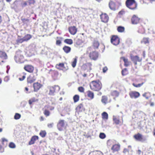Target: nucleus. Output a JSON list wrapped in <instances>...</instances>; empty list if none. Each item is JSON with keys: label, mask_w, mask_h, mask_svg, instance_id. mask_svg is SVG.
Returning a JSON list of instances; mask_svg holds the SVG:
<instances>
[{"label": "nucleus", "mask_w": 155, "mask_h": 155, "mask_svg": "<svg viewBox=\"0 0 155 155\" xmlns=\"http://www.w3.org/2000/svg\"><path fill=\"white\" fill-rule=\"evenodd\" d=\"M78 90L79 91L81 92H83L84 91V89L82 87H80L78 88Z\"/></svg>", "instance_id": "nucleus-49"}, {"label": "nucleus", "mask_w": 155, "mask_h": 155, "mask_svg": "<svg viewBox=\"0 0 155 155\" xmlns=\"http://www.w3.org/2000/svg\"><path fill=\"white\" fill-rule=\"evenodd\" d=\"M61 43V41L60 40H58L56 41V44L57 45H59Z\"/></svg>", "instance_id": "nucleus-56"}, {"label": "nucleus", "mask_w": 155, "mask_h": 155, "mask_svg": "<svg viewBox=\"0 0 155 155\" xmlns=\"http://www.w3.org/2000/svg\"><path fill=\"white\" fill-rule=\"evenodd\" d=\"M0 58L3 59H6L7 56L6 53L2 51H0Z\"/></svg>", "instance_id": "nucleus-23"}, {"label": "nucleus", "mask_w": 155, "mask_h": 155, "mask_svg": "<svg viewBox=\"0 0 155 155\" xmlns=\"http://www.w3.org/2000/svg\"><path fill=\"white\" fill-rule=\"evenodd\" d=\"M89 57L92 60H96L98 57V54L96 52L93 51L90 53Z\"/></svg>", "instance_id": "nucleus-10"}, {"label": "nucleus", "mask_w": 155, "mask_h": 155, "mask_svg": "<svg viewBox=\"0 0 155 155\" xmlns=\"http://www.w3.org/2000/svg\"><path fill=\"white\" fill-rule=\"evenodd\" d=\"M107 98L106 96H103L102 97L101 101L102 102L105 104L107 103Z\"/></svg>", "instance_id": "nucleus-25"}, {"label": "nucleus", "mask_w": 155, "mask_h": 155, "mask_svg": "<svg viewBox=\"0 0 155 155\" xmlns=\"http://www.w3.org/2000/svg\"><path fill=\"white\" fill-rule=\"evenodd\" d=\"M38 137L37 136H33L31 139L30 141H29V145H31L34 144L35 142V141L38 140Z\"/></svg>", "instance_id": "nucleus-18"}, {"label": "nucleus", "mask_w": 155, "mask_h": 155, "mask_svg": "<svg viewBox=\"0 0 155 155\" xmlns=\"http://www.w3.org/2000/svg\"><path fill=\"white\" fill-rule=\"evenodd\" d=\"M8 146L10 148L12 149H14L16 147V146L15 143L13 142H10L9 143Z\"/></svg>", "instance_id": "nucleus-33"}, {"label": "nucleus", "mask_w": 155, "mask_h": 155, "mask_svg": "<svg viewBox=\"0 0 155 155\" xmlns=\"http://www.w3.org/2000/svg\"><path fill=\"white\" fill-rule=\"evenodd\" d=\"M131 59L135 64H137V62H140L142 60V58H140L137 56H131Z\"/></svg>", "instance_id": "nucleus-13"}, {"label": "nucleus", "mask_w": 155, "mask_h": 155, "mask_svg": "<svg viewBox=\"0 0 155 155\" xmlns=\"http://www.w3.org/2000/svg\"><path fill=\"white\" fill-rule=\"evenodd\" d=\"M25 41L24 39L23 38H21V37L18 36L16 40V42L18 44L21 43Z\"/></svg>", "instance_id": "nucleus-26"}, {"label": "nucleus", "mask_w": 155, "mask_h": 155, "mask_svg": "<svg viewBox=\"0 0 155 155\" xmlns=\"http://www.w3.org/2000/svg\"><path fill=\"white\" fill-rule=\"evenodd\" d=\"M143 96L146 98L147 99H148L151 96L150 93L149 92H146L143 94Z\"/></svg>", "instance_id": "nucleus-30"}, {"label": "nucleus", "mask_w": 155, "mask_h": 155, "mask_svg": "<svg viewBox=\"0 0 155 155\" xmlns=\"http://www.w3.org/2000/svg\"><path fill=\"white\" fill-rule=\"evenodd\" d=\"M69 31L71 34L72 35H74L77 32V30L74 26L71 27L69 29Z\"/></svg>", "instance_id": "nucleus-19"}, {"label": "nucleus", "mask_w": 155, "mask_h": 155, "mask_svg": "<svg viewBox=\"0 0 155 155\" xmlns=\"http://www.w3.org/2000/svg\"><path fill=\"white\" fill-rule=\"evenodd\" d=\"M32 37L31 36L30 34H27L23 38L25 41H26L30 40Z\"/></svg>", "instance_id": "nucleus-24"}, {"label": "nucleus", "mask_w": 155, "mask_h": 155, "mask_svg": "<svg viewBox=\"0 0 155 155\" xmlns=\"http://www.w3.org/2000/svg\"><path fill=\"white\" fill-rule=\"evenodd\" d=\"M74 102H76L78 101L79 99V96L78 95H75L73 97Z\"/></svg>", "instance_id": "nucleus-37"}, {"label": "nucleus", "mask_w": 155, "mask_h": 155, "mask_svg": "<svg viewBox=\"0 0 155 155\" xmlns=\"http://www.w3.org/2000/svg\"><path fill=\"white\" fill-rule=\"evenodd\" d=\"M77 61V60L76 58H75L74 59V61L72 63V66L73 68H74L76 65Z\"/></svg>", "instance_id": "nucleus-44"}, {"label": "nucleus", "mask_w": 155, "mask_h": 155, "mask_svg": "<svg viewBox=\"0 0 155 155\" xmlns=\"http://www.w3.org/2000/svg\"><path fill=\"white\" fill-rule=\"evenodd\" d=\"M87 93L88 97L90 98L91 99H92L94 98V95L93 92L90 91H88L87 92Z\"/></svg>", "instance_id": "nucleus-22"}, {"label": "nucleus", "mask_w": 155, "mask_h": 155, "mask_svg": "<svg viewBox=\"0 0 155 155\" xmlns=\"http://www.w3.org/2000/svg\"><path fill=\"white\" fill-rule=\"evenodd\" d=\"M56 67L58 69L64 71H66L68 69L67 66H65L63 63H60L56 65Z\"/></svg>", "instance_id": "nucleus-5"}, {"label": "nucleus", "mask_w": 155, "mask_h": 155, "mask_svg": "<svg viewBox=\"0 0 155 155\" xmlns=\"http://www.w3.org/2000/svg\"><path fill=\"white\" fill-rule=\"evenodd\" d=\"M92 64L90 63H87L83 65L82 67L83 68L90 71L91 70Z\"/></svg>", "instance_id": "nucleus-17"}, {"label": "nucleus", "mask_w": 155, "mask_h": 155, "mask_svg": "<svg viewBox=\"0 0 155 155\" xmlns=\"http://www.w3.org/2000/svg\"><path fill=\"white\" fill-rule=\"evenodd\" d=\"M2 140L3 142L8 141V140L5 138H2Z\"/></svg>", "instance_id": "nucleus-59"}, {"label": "nucleus", "mask_w": 155, "mask_h": 155, "mask_svg": "<svg viewBox=\"0 0 155 155\" xmlns=\"http://www.w3.org/2000/svg\"><path fill=\"white\" fill-rule=\"evenodd\" d=\"M59 90L60 87L58 86L51 87L49 88V94L51 95H53L56 91H59Z\"/></svg>", "instance_id": "nucleus-7"}, {"label": "nucleus", "mask_w": 155, "mask_h": 155, "mask_svg": "<svg viewBox=\"0 0 155 155\" xmlns=\"http://www.w3.org/2000/svg\"><path fill=\"white\" fill-rule=\"evenodd\" d=\"M15 60L16 62L19 63H21L24 62L23 56L20 54L18 53L15 57Z\"/></svg>", "instance_id": "nucleus-4"}, {"label": "nucleus", "mask_w": 155, "mask_h": 155, "mask_svg": "<svg viewBox=\"0 0 155 155\" xmlns=\"http://www.w3.org/2000/svg\"><path fill=\"white\" fill-rule=\"evenodd\" d=\"M99 45V43L98 41H95L94 43V46L95 48H97Z\"/></svg>", "instance_id": "nucleus-48"}, {"label": "nucleus", "mask_w": 155, "mask_h": 155, "mask_svg": "<svg viewBox=\"0 0 155 155\" xmlns=\"http://www.w3.org/2000/svg\"><path fill=\"white\" fill-rule=\"evenodd\" d=\"M28 2L30 5H31L34 4L35 3V0H28Z\"/></svg>", "instance_id": "nucleus-45"}, {"label": "nucleus", "mask_w": 155, "mask_h": 155, "mask_svg": "<svg viewBox=\"0 0 155 155\" xmlns=\"http://www.w3.org/2000/svg\"><path fill=\"white\" fill-rule=\"evenodd\" d=\"M153 135L155 136V128L153 130Z\"/></svg>", "instance_id": "nucleus-64"}, {"label": "nucleus", "mask_w": 155, "mask_h": 155, "mask_svg": "<svg viewBox=\"0 0 155 155\" xmlns=\"http://www.w3.org/2000/svg\"><path fill=\"white\" fill-rule=\"evenodd\" d=\"M36 78L33 75H30L27 79V82L28 83H31L35 81Z\"/></svg>", "instance_id": "nucleus-16"}, {"label": "nucleus", "mask_w": 155, "mask_h": 155, "mask_svg": "<svg viewBox=\"0 0 155 155\" xmlns=\"http://www.w3.org/2000/svg\"><path fill=\"white\" fill-rule=\"evenodd\" d=\"M102 87L101 83L99 81H93L90 84L91 89L94 91H98L100 90Z\"/></svg>", "instance_id": "nucleus-1"}, {"label": "nucleus", "mask_w": 155, "mask_h": 155, "mask_svg": "<svg viewBox=\"0 0 155 155\" xmlns=\"http://www.w3.org/2000/svg\"><path fill=\"white\" fill-rule=\"evenodd\" d=\"M113 120L115 123L117 124H119L120 123V121L116 117L113 116Z\"/></svg>", "instance_id": "nucleus-32"}, {"label": "nucleus", "mask_w": 155, "mask_h": 155, "mask_svg": "<svg viewBox=\"0 0 155 155\" xmlns=\"http://www.w3.org/2000/svg\"><path fill=\"white\" fill-rule=\"evenodd\" d=\"M63 49L66 53H67L70 51L71 48L69 47L65 46L63 48Z\"/></svg>", "instance_id": "nucleus-29"}, {"label": "nucleus", "mask_w": 155, "mask_h": 155, "mask_svg": "<svg viewBox=\"0 0 155 155\" xmlns=\"http://www.w3.org/2000/svg\"><path fill=\"white\" fill-rule=\"evenodd\" d=\"M45 107L46 108H48L50 110H52L54 109V106H52L50 105H48L46 106Z\"/></svg>", "instance_id": "nucleus-43"}, {"label": "nucleus", "mask_w": 155, "mask_h": 155, "mask_svg": "<svg viewBox=\"0 0 155 155\" xmlns=\"http://www.w3.org/2000/svg\"><path fill=\"white\" fill-rule=\"evenodd\" d=\"M129 94L131 98H137L140 96L139 93L135 91H130L129 93Z\"/></svg>", "instance_id": "nucleus-8"}, {"label": "nucleus", "mask_w": 155, "mask_h": 155, "mask_svg": "<svg viewBox=\"0 0 155 155\" xmlns=\"http://www.w3.org/2000/svg\"><path fill=\"white\" fill-rule=\"evenodd\" d=\"M21 117V115L18 113L15 114L14 116V118L15 119L17 120L19 119Z\"/></svg>", "instance_id": "nucleus-42"}, {"label": "nucleus", "mask_w": 155, "mask_h": 155, "mask_svg": "<svg viewBox=\"0 0 155 155\" xmlns=\"http://www.w3.org/2000/svg\"><path fill=\"white\" fill-rule=\"evenodd\" d=\"M141 153V151L140 150H139L138 151V153L139 154H140Z\"/></svg>", "instance_id": "nucleus-61"}, {"label": "nucleus", "mask_w": 155, "mask_h": 155, "mask_svg": "<svg viewBox=\"0 0 155 155\" xmlns=\"http://www.w3.org/2000/svg\"><path fill=\"white\" fill-rule=\"evenodd\" d=\"M111 42L113 45H117L120 43V39L117 36H113L111 38Z\"/></svg>", "instance_id": "nucleus-6"}, {"label": "nucleus", "mask_w": 155, "mask_h": 155, "mask_svg": "<svg viewBox=\"0 0 155 155\" xmlns=\"http://www.w3.org/2000/svg\"><path fill=\"white\" fill-rule=\"evenodd\" d=\"M39 134L42 137H45L46 134V132L45 130H41L40 131Z\"/></svg>", "instance_id": "nucleus-35"}, {"label": "nucleus", "mask_w": 155, "mask_h": 155, "mask_svg": "<svg viewBox=\"0 0 155 155\" xmlns=\"http://www.w3.org/2000/svg\"><path fill=\"white\" fill-rule=\"evenodd\" d=\"M42 85L40 83L36 82L33 84L34 91L35 92L37 91L42 86Z\"/></svg>", "instance_id": "nucleus-11"}, {"label": "nucleus", "mask_w": 155, "mask_h": 155, "mask_svg": "<svg viewBox=\"0 0 155 155\" xmlns=\"http://www.w3.org/2000/svg\"><path fill=\"white\" fill-rule=\"evenodd\" d=\"M101 18L102 21L104 22H107L109 19V17L106 13L102 14L101 15Z\"/></svg>", "instance_id": "nucleus-12"}, {"label": "nucleus", "mask_w": 155, "mask_h": 155, "mask_svg": "<svg viewBox=\"0 0 155 155\" xmlns=\"http://www.w3.org/2000/svg\"><path fill=\"white\" fill-rule=\"evenodd\" d=\"M122 74L123 75H125L127 74V71L126 68H125L122 71Z\"/></svg>", "instance_id": "nucleus-46"}, {"label": "nucleus", "mask_w": 155, "mask_h": 155, "mask_svg": "<svg viewBox=\"0 0 155 155\" xmlns=\"http://www.w3.org/2000/svg\"><path fill=\"white\" fill-rule=\"evenodd\" d=\"M82 43V41L79 39H77L76 41V44L78 45H81Z\"/></svg>", "instance_id": "nucleus-40"}, {"label": "nucleus", "mask_w": 155, "mask_h": 155, "mask_svg": "<svg viewBox=\"0 0 155 155\" xmlns=\"http://www.w3.org/2000/svg\"><path fill=\"white\" fill-rule=\"evenodd\" d=\"M99 137L101 139H104L106 137L105 134L103 133H101L99 134Z\"/></svg>", "instance_id": "nucleus-41"}, {"label": "nucleus", "mask_w": 155, "mask_h": 155, "mask_svg": "<svg viewBox=\"0 0 155 155\" xmlns=\"http://www.w3.org/2000/svg\"><path fill=\"white\" fill-rule=\"evenodd\" d=\"M129 152V150L127 149H124L123 151V152L124 153H126L127 152Z\"/></svg>", "instance_id": "nucleus-57"}, {"label": "nucleus", "mask_w": 155, "mask_h": 155, "mask_svg": "<svg viewBox=\"0 0 155 155\" xmlns=\"http://www.w3.org/2000/svg\"><path fill=\"white\" fill-rule=\"evenodd\" d=\"M107 70V68L106 67H104L103 69V73L106 72Z\"/></svg>", "instance_id": "nucleus-52"}, {"label": "nucleus", "mask_w": 155, "mask_h": 155, "mask_svg": "<svg viewBox=\"0 0 155 155\" xmlns=\"http://www.w3.org/2000/svg\"><path fill=\"white\" fill-rule=\"evenodd\" d=\"M102 117L103 119L107 120L108 118V115L106 112H104L102 114Z\"/></svg>", "instance_id": "nucleus-31"}, {"label": "nucleus", "mask_w": 155, "mask_h": 155, "mask_svg": "<svg viewBox=\"0 0 155 155\" xmlns=\"http://www.w3.org/2000/svg\"><path fill=\"white\" fill-rule=\"evenodd\" d=\"M3 150L2 148V147L1 145H0V152H2Z\"/></svg>", "instance_id": "nucleus-58"}, {"label": "nucleus", "mask_w": 155, "mask_h": 155, "mask_svg": "<svg viewBox=\"0 0 155 155\" xmlns=\"http://www.w3.org/2000/svg\"><path fill=\"white\" fill-rule=\"evenodd\" d=\"M121 59L123 60L124 62V65L126 66H127L130 64V62L128 61L127 59L125 58L124 57H122Z\"/></svg>", "instance_id": "nucleus-27"}, {"label": "nucleus", "mask_w": 155, "mask_h": 155, "mask_svg": "<svg viewBox=\"0 0 155 155\" xmlns=\"http://www.w3.org/2000/svg\"><path fill=\"white\" fill-rule=\"evenodd\" d=\"M24 69L26 71L31 73L33 71L34 68L31 65H27L25 66Z\"/></svg>", "instance_id": "nucleus-14"}, {"label": "nucleus", "mask_w": 155, "mask_h": 155, "mask_svg": "<svg viewBox=\"0 0 155 155\" xmlns=\"http://www.w3.org/2000/svg\"><path fill=\"white\" fill-rule=\"evenodd\" d=\"M140 19L139 18L134 15L131 18L132 23L134 24H137L139 22Z\"/></svg>", "instance_id": "nucleus-15"}, {"label": "nucleus", "mask_w": 155, "mask_h": 155, "mask_svg": "<svg viewBox=\"0 0 155 155\" xmlns=\"http://www.w3.org/2000/svg\"><path fill=\"white\" fill-rule=\"evenodd\" d=\"M28 88L27 87H25V93L27 94L29 93V92H28Z\"/></svg>", "instance_id": "nucleus-54"}, {"label": "nucleus", "mask_w": 155, "mask_h": 155, "mask_svg": "<svg viewBox=\"0 0 155 155\" xmlns=\"http://www.w3.org/2000/svg\"><path fill=\"white\" fill-rule=\"evenodd\" d=\"M134 138L137 141L143 142L145 140V139H144L142 135L139 133L135 135L134 136Z\"/></svg>", "instance_id": "nucleus-9"}, {"label": "nucleus", "mask_w": 155, "mask_h": 155, "mask_svg": "<svg viewBox=\"0 0 155 155\" xmlns=\"http://www.w3.org/2000/svg\"><path fill=\"white\" fill-rule=\"evenodd\" d=\"M126 4L128 8L132 10L136 8L137 6V4L134 0H127Z\"/></svg>", "instance_id": "nucleus-2"}, {"label": "nucleus", "mask_w": 155, "mask_h": 155, "mask_svg": "<svg viewBox=\"0 0 155 155\" xmlns=\"http://www.w3.org/2000/svg\"><path fill=\"white\" fill-rule=\"evenodd\" d=\"M44 114L47 116H48L50 115V112L48 110H45L44 112Z\"/></svg>", "instance_id": "nucleus-50"}, {"label": "nucleus", "mask_w": 155, "mask_h": 155, "mask_svg": "<svg viewBox=\"0 0 155 155\" xmlns=\"http://www.w3.org/2000/svg\"><path fill=\"white\" fill-rule=\"evenodd\" d=\"M109 5L110 8L112 10H115V4L113 2L110 1L109 4Z\"/></svg>", "instance_id": "nucleus-21"}, {"label": "nucleus", "mask_w": 155, "mask_h": 155, "mask_svg": "<svg viewBox=\"0 0 155 155\" xmlns=\"http://www.w3.org/2000/svg\"><path fill=\"white\" fill-rule=\"evenodd\" d=\"M27 5V2H25L22 4V7H25Z\"/></svg>", "instance_id": "nucleus-55"}, {"label": "nucleus", "mask_w": 155, "mask_h": 155, "mask_svg": "<svg viewBox=\"0 0 155 155\" xmlns=\"http://www.w3.org/2000/svg\"><path fill=\"white\" fill-rule=\"evenodd\" d=\"M112 95L114 96L117 97L119 95V93L117 91H114L112 92Z\"/></svg>", "instance_id": "nucleus-39"}, {"label": "nucleus", "mask_w": 155, "mask_h": 155, "mask_svg": "<svg viewBox=\"0 0 155 155\" xmlns=\"http://www.w3.org/2000/svg\"><path fill=\"white\" fill-rule=\"evenodd\" d=\"M25 74L24 75L22 78H19V80L20 81H22L25 78Z\"/></svg>", "instance_id": "nucleus-53"}, {"label": "nucleus", "mask_w": 155, "mask_h": 155, "mask_svg": "<svg viewBox=\"0 0 155 155\" xmlns=\"http://www.w3.org/2000/svg\"><path fill=\"white\" fill-rule=\"evenodd\" d=\"M64 42L67 44L71 45L73 43V41L71 39H66L64 40Z\"/></svg>", "instance_id": "nucleus-34"}, {"label": "nucleus", "mask_w": 155, "mask_h": 155, "mask_svg": "<svg viewBox=\"0 0 155 155\" xmlns=\"http://www.w3.org/2000/svg\"><path fill=\"white\" fill-rule=\"evenodd\" d=\"M33 101H31V100H29V104H32V103Z\"/></svg>", "instance_id": "nucleus-62"}, {"label": "nucleus", "mask_w": 155, "mask_h": 155, "mask_svg": "<svg viewBox=\"0 0 155 155\" xmlns=\"http://www.w3.org/2000/svg\"><path fill=\"white\" fill-rule=\"evenodd\" d=\"M120 148V146L118 144H115L113 145L111 149L114 152L119 150Z\"/></svg>", "instance_id": "nucleus-20"}, {"label": "nucleus", "mask_w": 155, "mask_h": 155, "mask_svg": "<svg viewBox=\"0 0 155 155\" xmlns=\"http://www.w3.org/2000/svg\"><path fill=\"white\" fill-rule=\"evenodd\" d=\"M117 30L119 32H122L124 31V28L123 27L119 26L117 28Z\"/></svg>", "instance_id": "nucleus-36"}, {"label": "nucleus", "mask_w": 155, "mask_h": 155, "mask_svg": "<svg viewBox=\"0 0 155 155\" xmlns=\"http://www.w3.org/2000/svg\"><path fill=\"white\" fill-rule=\"evenodd\" d=\"M82 105L81 104H80L76 108V109L78 111H81L82 110L81 109L82 108Z\"/></svg>", "instance_id": "nucleus-38"}, {"label": "nucleus", "mask_w": 155, "mask_h": 155, "mask_svg": "<svg viewBox=\"0 0 155 155\" xmlns=\"http://www.w3.org/2000/svg\"><path fill=\"white\" fill-rule=\"evenodd\" d=\"M143 84V83H142L141 84H135L134 83L133 84V85L135 87H140V86H141Z\"/></svg>", "instance_id": "nucleus-47"}, {"label": "nucleus", "mask_w": 155, "mask_h": 155, "mask_svg": "<svg viewBox=\"0 0 155 155\" xmlns=\"http://www.w3.org/2000/svg\"><path fill=\"white\" fill-rule=\"evenodd\" d=\"M2 129L0 128V132H2Z\"/></svg>", "instance_id": "nucleus-63"}, {"label": "nucleus", "mask_w": 155, "mask_h": 155, "mask_svg": "<svg viewBox=\"0 0 155 155\" xmlns=\"http://www.w3.org/2000/svg\"><path fill=\"white\" fill-rule=\"evenodd\" d=\"M54 124L53 123H51L50 124H48V127L51 128H52L53 127Z\"/></svg>", "instance_id": "nucleus-51"}, {"label": "nucleus", "mask_w": 155, "mask_h": 155, "mask_svg": "<svg viewBox=\"0 0 155 155\" xmlns=\"http://www.w3.org/2000/svg\"><path fill=\"white\" fill-rule=\"evenodd\" d=\"M67 126V123L64 120H60L57 124V127L60 131L63 130L65 129Z\"/></svg>", "instance_id": "nucleus-3"}, {"label": "nucleus", "mask_w": 155, "mask_h": 155, "mask_svg": "<svg viewBox=\"0 0 155 155\" xmlns=\"http://www.w3.org/2000/svg\"><path fill=\"white\" fill-rule=\"evenodd\" d=\"M149 38H144L141 41V42L144 44H147L149 43Z\"/></svg>", "instance_id": "nucleus-28"}, {"label": "nucleus", "mask_w": 155, "mask_h": 155, "mask_svg": "<svg viewBox=\"0 0 155 155\" xmlns=\"http://www.w3.org/2000/svg\"><path fill=\"white\" fill-rule=\"evenodd\" d=\"M154 104L153 102H151L150 103V106L151 107H153L154 106Z\"/></svg>", "instance_id": "nucleus-60"}]
</instances>
